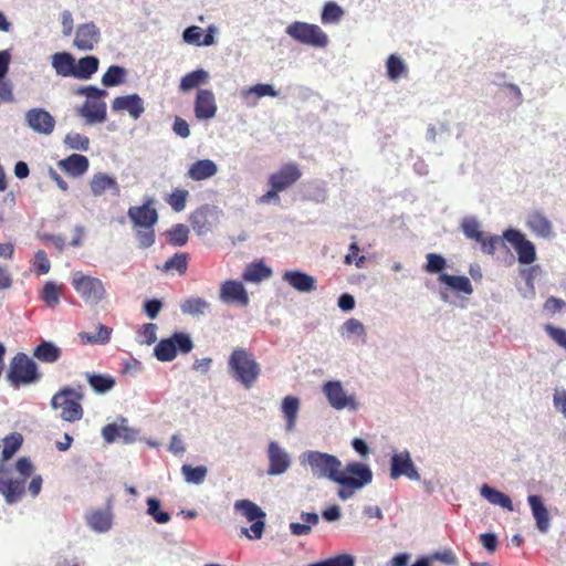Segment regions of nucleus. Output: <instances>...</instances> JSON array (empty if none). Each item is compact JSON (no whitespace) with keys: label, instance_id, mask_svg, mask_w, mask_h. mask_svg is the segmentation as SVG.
Instances as JSON below:
<instances>
[{"label":"nucleus","instance_id":"obj_55","mask_svg":"<svg viewBox=\"0 0 566 566\" xmlns=\"http://www.w3.org/2000/svg\"><path fill=\"white\" fill-rule=\"evenodd\" d=\"M306 566H355V557L350 554H339Z\"/></svg>","mask_w":566,"mask_h":566},{"label":"nucleus","instance_id":"obj_51","mask_svg":"<svg viewBox=\"0 0 566 566\" xmlns=\"http://www.w3.org/2000/svg\"><path fill=\"white\" fill-rule=\"evenodd\" d=\"M181 473L187 483L201 484L208 473V469L205 465L191 467L190 464H184L181 467Z\"/></svg>","mask_w":566,"mask_h":566},{"label":"nucleus","instance_id":"obj_50","mask_svg":"<svg viewBox=\"0 0 566 566\" xmlns=\"http://www.w3.org/2000/svg\"><path fill=\"white\" fill-rule=\"evenodd\" d=\"M344 15L343 8L334 1L326 2L321 13L323 24H333L340 21Z\"/></svg>","mask_w":566,"mask_h":566},{"label":"nucleus","instance_id":"obj_52","mask_svg":"<svg viewBox=\"0 0 566 566\" xmlns=\"http://www.w3.org/2000/svg\"><path fill=\"white\" fill-rule=\"evenodd\" d=\"M188 259L189 256L185 252L175 253L164 263L161 270L164 272L176 270L179 274H184L188 269Z\"/></svg>","mask_w":566,"mask_h":566},{"label":"nucleus","instance_id":"obj_42","mask_svg":"<svg viewBox=\"0 0 566 566\" xmlns=\"http://www.w3.org/2000/svg\"><path fill=\"white\" fill-rule=\"evenodd\" d=\"M460 230L463 235L475 242L481 241L483 231L481 230V223L475 216H467L461 220Z\"/></svg>","mask_w":566,"mask_h":566},{"label":"nucleus","instance_id":"obj_10","mask_svg":"<svg viewBox=\"0 0 566 566\" xmlns=\"http://www.w3.org/2000/svg\"><path fill=\"white\" fill-rule=\"evenodd\" d=\"M373 471L366 463L352 461L342 470L338 485L352 486V489H363L373 481Z\"/></svg>","mask_w":566,"mask_h":566},{"label":"nucleus","instance_id":"obj_45","mask_svg":"<svg viewBox=\"0 0 566 566\" xmlns=\"http://www.w3.org/2000/svg\"><path fill=\"white\" fill-rule=\"evenodd\" d=\"M209 308L210 304L202 297H189L180 305L182 314L191 316L205 315Z\"/></svg>","mask_w":566,"mask_h":566},{"label":"nucleus","instance_id":"obj_36","mask_svg":"<svg viewBox=\"0 0 566 566\" xmlns=\"http://www.w3.org/2000/svg\"><path fill=\"white\" fill-rule=\"evenodd\" d=\"M281 410L285 419V430L289 432L294 430L300 410V399L295 396H286L282 400Z\"/></svg>","mask_w":566,"mask_h":566},{"label":"nucleus","instance_id":"obj_9","mask_svg":"<svg viewBox=\"0 0 566 566\" xmlns=\"http://www.w3.org/2000/svg\"><path fill=\"white\" fill-rule=\"evenodd\" d=\"M502 238L514 249L520 264L531 265L536 261V247L521 230L507 228L503 231Z\"/></svg>","mask_w":566,"mask_h":566},{"label":"nucleus","instance_id":"obj_27","mask_svg":"<svg viewBox=\"0 0 566 566\" xmlns=\"http://www.w3.org/2000/svg\"><path fill=\"white\" fill-rule=\"evenodd\" d=\"M526 226L538 238L548 239L553 235L552 222L542 211L530 212L526 218Z\"/></svg>","mask_w":566,"mask_h":566},{"label":"nucleus","instance_id":"obj_14","mask_svg":"<svg viewBox=\"0 0 566 566\" xmlns=\"http://www.w3.org/2000/svg\"><path fill=\"white\" fill-rule=\"evenodd\" d=\"M10 472V469L0 463V494L3 495L8 505L18 503L25 492L24 479H8L3 476Z\"/></svg>","mask_w":566,"mask_h":566},{"label":"nucleus","instance_id":"obj_47","mask_svg":"<svg viewBox=\"0 0 566 566\" xmlns=\"http://www.w3.org/2000/svg\"><path fill=\"white\" fill-rule=\"evenodd\" d=\"M165 234L170 245L184 247L188 242L189 228L184 223H176Z\"/></svg>","mask_w":566,"mask_h":566},{"label":"nucleus","instance_id":"obj_57","mask_svg":"<svg viewBox=\"0 0 566 566\" xmlns=\"http://www.w3.org/2000/svg\"><path fill=\"white\" fill-rule=\"evenodd\" d=\"M64 144L71 149L87 151L90 147V139L85 135L71 132L64 137Z\"/></svg>","mask_w":566,"mask_h":566},{"label":"nucleus","instance_id":"obj_7","mask_svg":"<svg viewBox=\"0 0 566 566\" xmlns=\"http://www.w3.org/2000/svg\"><path fill=\"white\" fill-rule=\"evenodd\" d=\"M71 284L86 304L97 305L106 297L104 283L98 277L77 271L73 273Z\"/></svg>","mask_w":566,"mask_h":566},{"label":"nucleus","instance_id":"obj_17","mask_svg":"<svg viewBox=\"0 0 566 566\" xmlns=\"http://www.w3.org/2000/svg\"><path fill=\"white\" fill-rule=\"evenodd\" d=\"M269 475H282L292 464L290 453L282 448L276 441H270L268 446Z\"/></svg>","mask_w":566,"mask_h":566},{"label":"nucleus","instance_id":"obj_54","mask_svg":"<svg viewBox=\"0 0 566 566\" xmlns=\"http://www.w3.org/2000/svg\"><path fill=\"white\" fill-rule=\"evenodd\" d=\"M40 298L49 307H55L60 303V287L53 281L46 282L42 289Z\"/></svg>","mask_w":566,"mask_h":566},{"label":"nucleus","instance_id":"obj_12","mask_svg":"<svg viewBox=\"0 0 566 566\" xmlns=\"http://www.w3.org/2000/svg\"><path fill=\"white\" fill-rule=\"evenodd\" d=\"M84 521L86 526L96 534L108 533L114 525V513L111 504L105 507L92 509L85 512Z\"/></svg>","mask_w":566,"mask_h":566},{"label":"nucleus","instance_id":"obj_49","mask_svg":"<svg viewBox=\"0 0 566 566\" xmlns=\"http://www.w3.org/2000/svg\"><path fill=\"white\" fill-rule=\"evenodd\" d=\"M147 514L158 524H166L170 521L169 512L161 510V503L157 497L149 496L146 499Z\"/></svg>","mask_w":566,"mask_h":566},{"label":"nucleus","instance_id":"obj_38","mask_svg":"<svg viewBox=\"0 0 566 566\" xmlns=\"http://www.w3.org/2000/svg\"><path fill=\"white\" fill-rule=\"evenodd\" d=\"M235 512L243 515L249 522L265 518V512L250 500H238L233 504Z\"/></svg>","mask_w":566,"mask_h":566},{"label":"nucleus","instance_id":"obj_1","mask_svg":"<svg viewBox=\"0 0 566 566\" xmlns=\"http://www.w3.org/2000/svg\"><path fill=\"white\" fill-rule=\"evenodd\" d=\"M228 370L235 381L249 389L259 378L261 366L251 352L243 347H237L229 356Z\"/></svg>","mask_w":566,"mask_h":566},{"label":"nucleus","instance_id":"obj_41","mask_svg":"<svg viewBox=\"0 0 566 566\" xmlns=\"http://www.w3.org/2000/svg\"><path fill=\"white\" fill-rule=\"evenodd\" d=\"M208 78L209 73L206 70L197 69L181 77L179 90L181 92H189L199 85L205 84Z\"/></svg>","mask_w":566,"mask_h":566},{"label":"nucleus","instance_id":"obj_32","mask_svg":"<svg viewBox=\"0 0 566 566\" xmlns=\"http://www.w3.org/2000/svg\"><path fill=\"white\" fill-rule=\"evenodd\" d=\"M51 64L55 73L62 77H73L75 57L70 52H57L51 56Z\"/></svg>","mask_w":566,"mask_h":566},{"label":"nucleus","instance_id":"obj_58","mask_svg":"<svg viewBox=\"0 0 566 566\" xmlns=\"http://www.w3.org/2000/svg\"><path fill=\"white\" fill-rule=\"evenodd\" d=\"M427 263L423 265V270L431 274H441L447 266V261L441 254L428 253Z\"/></svg>","mask_w":566,"mask_h":566},{"label":"nucleus","instance_id":"obj_16","mask_svg":"<svg viewBox=\"0 0 566 566\" xmlns=\"http://www.w3.org/2000/svg\"><path fill=\"white\" fill-rule=\"evenodd\" d=\"M438 281L444 285L441 287L439 295L444 303H451L448 291L451 290L455 293H463L470 295L473 293V287L469 277L464 275H452L449 273H441Z\"/></svg>","mask_w":566,"mask_h":566},{"label":"nucleus","instance_id":"obj_62","mask_svg":"<svg viewBox=\"0 0 566 566\" xmlns=\"http://www.w3.org/2000/svg\"><path fill=\"white\" fill-rule=\"evenodd\" d=\"M501 242H504L502 237H499L496 234L484 237L483 234L481 241H478L476 243L481 245V250L484 253L493 255L496 251L497 244H500Z\"/></svg>","mask_w":566,"mask_h":566},{"label":"nucleus","instance_id":"obj_64","mask_svg":"<svg viewBox=\"0 0 566 566\" xmlns=\"http://www.w3.org/2000/svg\"><path fill=\"white\" fill-rule=\"evenodd\" d=\"M553 406L566 419V389L556 388L553 394Z\"/></svg>","mask_w":566,"mask_h":566},{"label":"nucleus","instance_id":"obj_22","mask_svg":"<svg viewBox=\"0 0 566 566\" xmlns=\"http://www.w3.org/2000/svg\"><path fill=\"white\" fill-rule=\"evenodd\" d=\"M283 281L301 293H311L317 289V281L313 275L301 270L285 271Z\"/></svg>","mask_w":566,"mask_h":566},{"label":"nucleus","instance_id":"obj_4","mask_svg":"<svg viewBox=\"0 0 566 566\" xmlns=\"http://www.w3.org/2000/svg\"><path fill=\"white\" fill-rule=\"evenodd\" d=\"M76 95L85 96V103L78 108V114L85 118L87 124L104 123L107 117V105L103 101L107 96V91L95 85L81 86L75 92Z\"/></svg>","mask_w":566,"mask_h":566},{"label":"nucleus","instance_id":"obj_33","mask_svg":"<svg viewBox=\"0 0 566 566\" xmlns=\"http://www.w3.org/2000/svg\"><path fill=\"white\" fill-rule=\"evenodd\" d=\"M99 60L95 55H86L77 61L73 71V77L77 80H90L98 71Z\"/></svg>","mask_w":566,"mask_h":566},{"label":"nucleus","instance_id":"obj_46","mask_svg":"<svg viewBox=\"0 0 566 566\" xmlns=\"http://www.w3.org/2000/svg\"><path fill=\"white\" fill-rule=\"evenodd\" d=\"M542 268L538 264L532 265L530 268L522 269L520 271L521 277L525 281L526 290L522 292V296L524 298H534L535 296V277L541 274Z\"/></svg>","mask_w":566,"mask_h":566},{"label":"nucleus","instance_id":"obj_40","mask_svg":"<svg viewBox=\"0 0 566 566\" xmlns=\"http://www.w3.org/2000/svg\"><path fill=\"white\" fill-rule=\"evenodd\" d=\"M272 270L264 264L263 261L253 262L247 266L243 272V280L247 282H261L264 279L270 277Z\"/></svg>","mask_w":566,"mask_h":566},{"label":"nucleus","instance_id":"obj_43","mask_svg":"<svg viewBox=\"0 0 566 566\" xmlns=\"http://www.w3.org/2000/svg\"><path fill=\"white\" fill-rule=\"evenodd\" d=\"M387 76L390 81H398L408 73L405 61L397 54H390L386 61Z\"/></svg>","mask_w":566,"mask_h":566},{"label":"nucleus","instance_id":"obj_8","mask_svg":"<svg viewBox=\"0 0 566 566\" xmlns=\"http://www.w3.org/2000/svg\"><path fill=\"white\" fill-rule=\"evenodd\" d=\"M295 41L314 48H325L328 44L327 34L316 24L295 21L285 30Z\"/></svg>","mask_w":566,"mask_h":566},{"label":"nucleus","instance_id":"obj_29","mask_svg":"<svg viewBox=\"0 0 566 566\" xmlns=\"http://www.w3.org/2000/svg\"><path fill=\"white\" fill-rule=\"evenodd\" d=\"M59 167L72 177H81L88 170L90 161L84 155L72 154L60 160Z\"/></svg>","mask_w":566,"mask_h":566},{"label":"nucleus","instance_id":"obj_19","mask_svg":"<svg viewBox=\"0 0 566 566\" xmlns=\"http://www.w3.org/2000/svg\"><path fill=\"white\" fill-rule=\"evenodd\" d=\"M217 109L213 92L210 90H198L193 104V111L197 119H211L216 116Z\"/></svg>","mask_w":566,"mask_h":566},{"label":"nucleus","instance_id":"obj_6","mask_svg":"<svg viewBox=\"0 0 566 566\" xmlns=\"http://www.w3.org/2000/svg\"><path fill=\"white\" fill-rule=\"evenodd\" d=\"M322 392L328 405L337 410L356 412L360 405L354 392H348L340 380H327L322 385Z\"/></svg>","mask_w":566,"mask_h":566},{"label":"nucleus","instance_id":"obj_25","mask_svg":"<svg viewBox=\"0 0 566 566\" xmlns=\"http://www.w3.org/2000/svg\"><path fill=\"white\" fill-rule=\"evenodd\" d=\"M90 188L94 197H101L106 191H109L115 197L120 195V187L116 178L105 172L94 174L90 181Z\"/></svg>","mask_w":566,"mask_h":566},{"label":"nucleus","instance_id":"obj_11","mask_svg":"<svg viewBox=\"0 0 566 566\" xmlns=\"http://www.w3.org/2000/svg\"><path fill=\"white\" fill-rule=\"evenodd\" d=\"M389 465L390 479L397 480L406 476L411 481H420V474L408 450L394 452L390 457Z\"/></svg>","mask_w":566,"mask_h":566},{"label":"nucleus","instance_id":"obj_26","mask_svg":"<svg viewBox=\"0 0 566 566\" xmlns=\"http://www.w3.org/2000/svg\"><path fill=\"white\" fill-rule=\"evenodd\" d=\"M11 62L9 50L0 51V105L14 101L12 84L6 80Z\"/></svg>","mask_w":566,"mask_h":566},{"label":"nucleus","instance_id":"obj_39","mask_svg":"<svg viewBox=\"0 0 566 566\" xmlns=\"http://www.w3.org/2000/svg\"><path fill=\"white\" fill-rule=\"evenodd\" d=\"M167 338L169 343L172 344L174 354L176 357L178 354H189L195 347L190 334L186 332H175Z\"/></svg>","mask_w":566,"mask_h":566},{"label":"nucleus","instance_id":"obj_63","mask_svg":"<svg viewBox=\"0 0 566 566\" xmlns=\"http://www.w3.org/2000/svg\"><path fill=\"white\" fill-rule=\"evenodd\" d=\"M544 329L558 346L566 350V329L551 324L545 325Z\"/></svg>","mask_w":566,"mask_h":566},{"label":"nucleus","instance_id":"obj_21","mask_svg":"<svg viewBox=\"0 0 566 566\" xmlns=\"http://www.w3.org/2000/svg\"><path fill=\"white\" fill-rule=\"evenodd\" d=\"M220 300L227 304H238L247 306L249 304V296L244 285L234 280H228L222 283L220 289Z\"/></svg>","mask_w":566,"mask_h":566},{"label":"nucleus","instance_id":"obj_53","mask_svg":"<svg viewBox=\"0 0 566 566\" xmlns=\"http://www.w3.org/2000/svg\"><path fill=\"white\" fill-rule=\"evenodd\" d=\"M2 460L7 461L20 449L23 438L21 433L13 432L3 438Z\"/></svg>","mask_w":566,"mask_h":566},{"label":"nucleus","instance_id":"obj_15","mask_svg":"<svg viewBox=\"0 0 566 566\" xmlns=\"http://www.w3.org/2000/svg\"><path fill=\"white\" fill-rule=\"evenodd\" d=\"M155 200L147 198L142 206H133L128 208L127 216L134 227L154 228L158 221V212L153 208Z\"/></svg>","mask_w":566,"mask_h":566},{"label":"nucleus","instance_id":"obj_35","mask_svg":"<svg viewBox=\"0 0 566 566\" xmlns=\"http://www.w3.org/2000/svg\"><path fill=\"white\" fill-rule=\"evenodd\" d=\"M480 494L482 497H484L489 503L493 505H497L510 512L514 511L511 497L507 494L490 486L489 484H483L480 488Z\"/></svg>","mask_w":566,"mask_h":566},{"label":"nucleus","instance_id":"obj_30","mask_svg":"<svg viewBox=\"0 0 566 566\" xmlns=\"http://www.w3.org/2000/svg\"><path fill=\"white\" fill-rule=\"evenodd\" d=\"M33 358L44 364H54L60 360L62 349L51 340L41 339L33 349Z\"/></svg>","mask_w":566,"mask_h":566},{"label":"nucleus","instance_id":"obj_24","mask_svg":"<svg viewBox=\"0 0 566 566\" xmlns=\"http://www.w3.org/2000/svg\"><path fill=\"white\" fill-rule=\"evenodd\" d=\"M112 109L126 111L134 119H138L145 112L144 101L137 93L117 96L112 102Z\"/></svg>","mask_w":566,"mask_h":566},{"label":"nucleus","instance_id":"obj_2","mask_svg":"<svg viewBox=\"0 0 566 566\" xmlns=\"http://www.w3.org/2000/svg\"><path fill=\"white\" fill-rule=\"evenodd\" d=\"M300 464L308 468L316 479H327L338 484L342 461L336 455L316 450H307L301 453Z\"/></svg>","mask_w":566,"mask_h":566},{"label":"nucleus","instance_id":"obj_5","mask_svg":"<svg viewBox=\"0 0 566 566\" xmlns=\"http://www.w3.org/2000/svg\"><path fill=\"white\" fill-rule=\"evenodd\" d=\"M83 387L77 388L63 387L55 392L51 399V407L53 409H62L61 418L67 422H75L83 418V407L81 400H83Z\"/></svg>","mask_w":566,"mask_h":566},{"label":"nucleus","instance_id":"obj_61","mask_svg":"<svg viewBox=\"0 0 566 566\" xmlns=\"http://www.w3.org/2000/svg\"><path fill=\"white\" fill-rule=\"evenodd\" d=\"M244 94H254L258 97H264V96H271V97H277L279 92L274 88L273 85L268 83H259L250 88H248Z\"/></svg>","mask_w":566,"mask_h":566},{"label":"nucleus","instance_id":"obj_13","mask_svg":"<svg viewBox=\"0 0 566 566\" xmlns=\"http://www.w3.org/2000/svg\"><path fill=\"white\" fill-rule=\"evenodd\" d=\"M25 124L34 133L50 135L55 128V118L42 107H34L25 112Z\"/></svg>","mask_w":566,"mask_h":566},{"label":"nucleus","instance_id":"obj_20","mask_svg":"<svg viewBox=\"0 0 566 566\" xmlns=\"http://www.w3.org/2000/svg\"><path fill=\"white\" fill-rule=\"evenodd\" d=\"M302 176L297 165L286 164L279 171L269 177V185L280 191H283L295 184Z\"/></svg>","mask_w":566,"mask_h":566},{"label":"nucleus","instance_id":"obj_28","mask_svg":"<svg viewBox=\"0 0 566 566\" xmlns=\"http://www.w3.org/2000/svg\"><path fill=\"white\" fill-rule=\"evenodd\" d=\"M217 211V207L205 205L199 207L190 216V224L198 235H203L211 230L209 217Z\"/></svg>","mask_w":566,"mask_h":566},{"label":"nucleus","instance_id":"obj_48","mask_svg":"<svg viewBox=\"0 0 566 566\" xmlns=\"http://www.w3.org/2000/svg\"><path fill=\"white\" fill-rule=\"evenodd\" d=\"M112 328L106 325L99 324L97 333L92 334L87 332H81L78 334L80 339L83 344H106L111 339Z\"/></svg>","mask_w":566,"mask_h":566},{"label":"nucleus","instance_id":"obj_37","mask_svg":"<svg viewBox=\"0 0 566 566\" xmlns=\"http://www.w3.org/2000/svg\"><path fill=\"white\" fill-rule=\"evenodd\" d=\"M85 377L91 388L98 395L111 391L116 385L115 378L111 375L86 371Z\"/></svg>","mask_w":566,"mask_h":566},{"label":"nucleus","instance_id":"obj_3","mask_svg":"<svg viewBox=\"0 0 566 566\" xmlns=\"http://www.w3.org/2000/svg\"><path fill=\"white\" fill-rule=\"evenodd\" d=\"M38 364L25 353H17L9 363L7 381L15 389L21 386L34 385L42 379Z\"/></svg>","mask_w":566,"mask_h":566},{"label":"nucleus","instance_id":"obj_34","mask_svg":"<svg viewBox=\"0 0 566 566\" xmlns=\"http://www.w3.org/2000/svg\"><path fill=\"white\" fill-rule=\"evenodd\" d=\"M300 520L302 522H291L289 530L294 536H306L319 523V515L315 512H301Z\"/></svg>","mask_w":566,"mask_h":566},{"label":"nucleus","instance_id":"obj_18","mask_svg":"<svg viewBox=\"0 0 566 566\" xmlns=\"http://www.w3.org/2000/svg\"><path fill=\"white\" fill-rule=\"evenodd\" d=\"M101 40V31L94 22L78 24L75 31L74 46L81 51H92Z\"/></svg>","mask_w":566,"mask_h":566},{"label":"nucleus","instance_id":"obj_23","mask_svg":"<svg viewBox=\"0 0 566 566\" xmlns=\"http://www.w3.org/2000/svg\"><path fill=\"white\" fill-rule=\"evenodd\" d=\"M527 503L535 520L536 528L542 534H546L551 528V516L543 497L537 494H531L527 496Z\"/></svg>","mask_w":566,"mask_h":566},{"label":"nucleus","instance_id":"obj_31","mask_svg":"<svg viewBox=\"0 0 566 566\" xmlns=\"http://www.w3.org/2000/svg\"><path fill=\"white\" fill-rule=\"evenodd\" d=\"M218 172L217 164L211 159H199L188 169L187 176L193 181H201L213 177Z\"/></svg>","mask_w":566,"mask_h":566},{"label":"nucleus","instance_id":"obj_60","mask_svg":"<svg viewBox=\"0 0 566 566\" xmlns=\"http://www.w3.org/2000/svg\"><path fill=\"white\" fill-rule=\"evenodd\" d=\"M188 196H189V192L187 190L175 189L170 193L167 202L176 212H180L186 208V200H187Z\"/></svg>","mask_w":566,"mask_h":566},{"label":"nucleus","instance_id":"obj_44","mask_svg":"<svg viewBox=\"0 0 566 566\" xmlns=\"http://www.w3.org/2000/svg\"><path fill=\"white\" fill-rule=\"evenodd\" d=\"M127 71L120 65H111L102 76V84L105 87H114L123 84L126 81Z\"/></svg>","mask_w":566,"mask_h":566},{"label":"nucleus","instance_id":"obj_59","mask_svg":"<svg viewBox=\"0 0 566 566\" xmlns=\"http://www.w3.org/2000/svg\"><path fill=\"white\" fill-rule=\"evenodd\" d=\"M342 336L356 335L359 337L366 336V328L364 324L357 318H348L340 327Z\"/></svg>","mask_w":566,"mask_h":566},{"label":"nucleus","instance_id":"obj_56","mask_svg":"<svg viewBox=\"0 0 566 566\" xmlns=\"http://www.w3.org/2000/svg\"><path fill=\"white\" fill-rule=\"evenodd\" d=\"M154 356L163 363L172 361L176 358L172 344L169 343L168 338H163L157 343L154 348Z\"/></svg>","mask_w":566,"mask_h":566}]
</instances>
